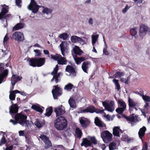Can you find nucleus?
I'll return each instance as SVG.
<instances>
[{"label": "nucleus", "instance_id": "1", "mask_svg": "<svg viewBox=\"0 0 150 150\" xmlns=\"http://www.w3.org/2000/svg\"><path fill=\"white\" fill-rule=\"evenodd\" d=\"M54 125L57 130H62L67 127V121L65 117L60 116L55 120Z\"/></svg>", "mask_w": 150, "mask_h": 150}, {"label": "nucleus", "instance_id": "2", "mask_svg": "<svg viewBox=\"0 0 150 150\" xmlns=\"http://www.w3.org/2000/svg\"><path fill=\"white\" fill-rule=\"evenodd\" d=\"M2 7L1 11L0 13V20L2 21L6 19L11 16L10 14H7L9 12V7L5 4L1 5Z\"/></svg>", "mask_w": 150, "mask_h": 150}, {"label": "nucleus", "instance_id": "3", "mask_svg": "<svg viewBox=\"0 0 150 150\" xmlns=\"http://www.w3.org/2000/svg\"><path fill=\"white\" fill-rule=\"evenodd\" d=\"M4 67V63H0V84L5 81L8 75V69Z\"/></svg>", "mask_w": 150, "mask_h": 150}, {"label": "nucleus", "instance_id": "4", "mask_svg": "<svg viewBox=\"0 0 150 150\" xmlns=\"http://www.w3.org/2000/svg\"><path fill=\"white\" fill-rule=\"evenodd\" d=\"M27 116L21 113H17L14 117L15 119L18 121V123L22 126L27 124Z\"/></svg>", "mask_w": 150, "mask_h": 150}, {"label": "nucleus", "instance_id": "5", "mask_svg": "<svg viewBox=\"0 0 150 150\" xmlns=\"http://www.w3.org/2000/svg\"><path fill=\"white\" fill-rule=\"evenodd\" d=\"M101 136L104 142L105 143H108L110 142L112 139V134L107 130L103 132L101 134Z\"/></svg>", "mask_w": 150, "mask_h": 150}, {"label": "nucleus", "instance_id": "6", "mask_svg": "<svg viewBox=\"0 0 150 150\" xmlns=\"http://www.w3.org/2000/svg\"><path fill=\"white\" fill-rule=\"evenodd\" d=\"M39 138L41 139L44 143V148L47 149L52 146V143L49 138L46 135H41Z\"/></svg>", "mask_w": 150, "mask_h": 150}, {"label": "nucleus", "instance_id": "7", "mask_svg": "<svg viewBox=\"0 0 150 150\" xmlns=\"http://www.w3.org/2000/svg\"><path fill=\"white\" fill-rule=\"evenodd\" d=\"M53 88L52 92L53 98L54 99H57L58 97L62 94V90L58 85L53 86Z\"/></svg>", "mask_w": 150, "mask_h": 150}, {"label": "nucleus", "instance_id": "8", "mask_svg": "<svg viewBox=\"0 0 150 150\" xmlns=\"http://www.w3.org/2000/svg\"><path fill=\"white\" fill-rule=\"evenodd\" d=\"M11 38L15 41L20 42L23 41L24 39L23 33L20 32H16L13 33L12 37H11Z\"/></svg>", "mask_w": 150, "mask_h": 150}, {"label": "nucleus", "instance_id": "9", "mask_svg": "<svg viewBox=\"0 0 150 150\" xmlns=\"http://www.w3.org/2000/svg\"><path fill=\"white\" fill-rule=\"evenodd\" d=\"M148 29L149 28L147 26L143 24H140L139 31V36L141 37L144 36Z\"/></svg>", "mask_w": 150, "mask_h": 150}, {"label": "nucleus", "instance_id": "10", "mask_svg": "<svg viewBox=\"0 0 150 150\" xmlns=\"http://www.w3.org/2000/svg\"><path fill=\"white\" fill-rule=\"evenodd\" d=\"M65 71L69 73L73 76L75 77L76 75L77 71L76 68L71 65H67L65 68Z\"/></svg>", "mask_w": 150, "mask_h": 150}, {"label": "nucleus", "instance_id": "11", "mask_svg": "<svg viewBox=\"0 0 150 150\" xmlns=\"http://www.w3.org/2000/svg\"><path fill=\"white\" fill-rule=\"evenodd\" d=\"M64 109V107L62 105L60 107L55 108L54 112L56 113V116L57 117L64 114L65 112Z\"/></svg>", "mask_w": 150, "mask_h": 150}, {"label": "nucleus", "instance_id": "12", "mask_svg": "<svg viewBox=\"0 0 150 150\" xmlns=\"http://www.w3.org/2000/svg\"><path fill=\"white\" fill-rule=\"evenodd\" d=\"M91 62L90 61H84L82 64L81 68L85 73H88L87 71L91 66Z\"/></svg>", "mask_w": 150, "mask_h": 150}, {"label": "nucleus", "instance_id": "13", "mask_svg": "<svg viewBox=\"0 0 150 150\" xmlns=\"http://www.w3.org/2000/svg\"><path fill=\"white\" fill-rule=\"evenodd\" d=\"M19 108L17 104H12L9 108V112L11 114L17 113Z\"/></svg>", "mask_w": 150, "mask_h": 150}, {"label": "nucleus", "instance_id": "14", "mask_svg": "<svg viewBox=\"0 0 150 150\" xmlns=\"http://www.w3.org/2000/svg\"><path fill=\"white\" fill-rule=\"evenodd\" d=\"M81 146H84L86 147L88 146H92V144L91 142L87 138H83L82 139V142L81 144Z\"/></svg>", "mask_w": 150, "mask_h": 150}, {"label": "nucleus", "instance_id": "15", "mask_svg": "<svg viewBox=\"0 0 150 150\" xmlns=\"http://www.w3.org/2000/svg\"><path fill=\"white\" fill-rule=\"evenodd\" d=\"M146 130V127L143 126L140 128L138 133V134L140 139L142 140L143 138L144 137L145 134V132Z\"/></svg>", "mask_w": 150, "mask_h": 150}, {"label": "nucleus", "instance_id": "16", "mask_svg": "<svg viewBox=\"0 0 150 150\" xmlns=\"http://www.w3.org/2000/svg\"><path fill=\"white\" fill-rule=\"evenodd\" d=\"M45 124V121L44 120H40L39 119H37L35 122V124L38 128L42 127Z\"/></svg>", "mask_w": 150, "mask_h": 150}, {"label": "nucleus", "instance_id": "17", "mask_svg": "<svg viewBox=\"0 0 150 150\" xmlns=\"http://www.w3.org/2000/svg\"><path fill=\"white\" fill-rule=\"evenodd\" d=\"M22 78L21 77H20L17 75L14 74L13 73L11 79V83H16L18 81L21 80Z\"/></svg>", "mask_w": 150, "mask_h": 150}, {"label": "nucleus", "instance_id": "18", "mask_svg": "<svg viewBox=\"0 0 150 150\" xmlns=\"http://www.w3.org/2000/svg\"><path fill=\"white\" fill-rule=\"evenodd\" d=\"M95 106L93 105H90L88 107L85 109L81 110V112L82 113L90 112L93 113L94 112Z\"/></svg>", "mask_w": 150, "mask_h": 150}, {"label": "nucleus", "instance_id": "19", "mask_svg": "<svg viewBox=\"0 0 150 150\" xmlns=\"http://www.w3.org/2000/svg\"><path fill=\"white\" fill-rule=\"evenodd\" d=\"M79 120L80 122L81 126L84 128H86L89 125V121L87 120V119L83 117L80 118Z\"/></svg>", "mask_w": 150, "mask_h": 150}, {"label": "nucleus", "instance_id": "20", "mask_svg": "<svg viewBox=\"0 0 150 150\" xmlns=\"http://www.w3.org/2000/svg\"><path fill=\"white\" fill-rule=\"evenodd\" d=\"M120 132L122 133V130L118 127H114L113 129L112 134L114 136L117 137H120Z\"/></svg>", "mask_w": 150, "mask_h": 150}, {"label": "nucleus", "instance_id": "21", "mask_svg": "<svg viewBox=\"0 0 150 150\" xmlns=\"http://www.w3.org/2000/svg\"><path fill=\"white\" fill-rule=\"evenodd\" d=\"M27 61H28V64L30 66L33 67H37L36 58H28L27 59Z\"/></svg>", "mask_w": 150, "mask_h": 150}, {"label": "nucleus", "instance_id": "22", "mask_svg": "<svg viewBox=\"0 0 150 150\" xmlns=\"http://www.w3.org/2000/svg\"><path fill=\"white\" fill-rule=\"evenodd\" d=\"M94 123L97 126L99 127H103L106 126L105 124H104L98 117L95 118Z\"/></svg>", "mask_w": 150, "mask_h": 150}, {"label": "nucleus", "instance_id": "23", "mask_svg": "<svg viewBox=\"0 0 150 150\" xmlns=\"http://www.w3.org/2000/svg\"><path fill=\"white\" fill-rule=\"evenodd\" d=\"M37 65L38 67L43 65L45 62V58H36Z\"/></svg>", "mask_w": 150, "mask_h": 150}, {"label": "nucleus", "instance_id": "24", "mask_svg": "<svg viewBox=\"0 0 150 150\" xmlns=\"http://www.w3.org/2000/svg\"><path fill=\"white\" fill-rule=\"evenodd\" d=\"M73 52L75 55L80 56L83 53V51L81 50L79 47L75 46L73 49Z\"/></svg>", "mask_w": 150, "mask_h": 150}, {"label": "nucleus", "instance_id": "25", "mask_svg": "<svg viewBox=\"0 0 150 150\" xmlns=\"http://www.w3.org/2000/svg\"><path fill=\"white\" fill-rule=\"evenodd\" d=\"M74 59L76 63L78 65L81 64L82 62L84 61L86 59L83 57H78L76 55H75L74 57Z\"/></svg>", "mask_w": 150, "mask_h": 150}, {"label": "nucleus", "instance_id": "26", "mask_svg": "<svg viewBox=\"0 0 150 150\" xmlns=\"http://www.w3.org/2000/svg\"><path fill=\"white\" fill-rule=\"evenodd\" d=\"M67 60L66 59L65 57H62L61 55V57H60L58 60H57V63L58 64L60 65H65L67 63Z\"/></svg>", "mask_w": 150, "mask_h": 150}, {"label": "nucleus", "instance_id": "27", "mask_svg": "<svg viewBox=\"0 0 150 150\" xmlns=\"http://www.w3.org/2000/svg\"><path fill=\"white\" fill-rule=\"evenodd\" d=\"M20 91L18 90H15L13 91L10 92L9 98L10 100H15L16 97V93H19Z\"/></svg>", "mask_w": 150, "mask_h": 150}, {"label": "nucleus", "instance_id": "28", "mask_svg": "<svg viewBox=\"0 0 150 150\" xmlns=\"http://www.w3.org/2000/svg\"><path fill=\"white\" fill-rule=\"evenodd\" d=\"M24 24L22 23H19L17 24L13 28V31L18 30L23 28L24 27Z\"/></svg>", "mask_w": 150, "mask_h": 150}, {"label": "nucleus", "instance_id": "29", "mask_svg": "<svg viewBox=\"0 0 150 150\" xmlns=\"http://www.w3.org/2000/svg\"><path fill=\"white\" fill-rule=\"evenodd\" d=\"M31 108L34 110L40 113H42L43 112L42 109L39 105H33L32 106Z\"/></svg>", "mask_w": 150, "mask_h": 150}, {"label": "nucleus", "instance_id": "30", "mask_svg": "<svg viewBox=\"0 0 150 150\" xmlns=\"http://www.w3.org/2000/svg\"><path fill=\"white\" fill-rule=\"evenodd\" d=\"M68 103L71 107L75 108L76 107L75 100L72 98H70L68 100Z\"/></svg>", "mask_w": 150, "mask_h": 150}, {"label": "nucleus", "instance_id": "31", "mask_svg": "<svg viewBox=\"0 0 150 150\" xmlns=\"http://www.w3.org/2000/svg\"><path fill=\"white\" fill-rule=\"evenodd\" d=\"M134 114H132V115H130L129 116H127L125 114H123L122 115L123 117L126 119L127 121H129L131 122H134V121L135 118L133 115Z\"/></svg>", "mask_w": 150, "mask_h": 150}, {"label": "nucleus", "instance_id": "32", "mask_svg": "<svg viewBox=\"0 0 150 150\" xmlns=\"http://www.w3.org/2000/svg\"><path fill=\"white\" fill-rule=\"evenodd\" d=\"M112 81L115 86V89L119 91L120 89V86L118 80L114 79L112 80Z\"/></svg>", "mask_w": 150, "mask_h": 150}, {"label": "nucleus", "instance_id": "33", "mask_svg": "<svg viewBox=\"0 0 150 150\" xmlns=\"http://www.w3.org/2000/svg\"><path fill=\"white\" fill-rule=\"evenodd\" d=\"M60 47L62 54L64 57L65 56V52H66V47L64 46L63 42H62L60 45Z\"/></svg>", "mask_w": 150, "mask_h": 150}, {"label": "nucleus", "instance_id": "34", "mask_svg": "<svg viewBox=\"0 0 150 150\" xmlns=\"http://www.w3.org/2000/svg\"><path fill=\"white\" fill-rule=\"evenodd\" d=\"M128 104L129 107V110L131 109V108L134 107L136 105L134 101L130 99V98H129L128 99Z\"/></svg>", "mask_w": 150, "mask_h": 150}, {"label": "nucleus", "instance_id": "35", "mask_svg": "<svg viewBox=\"0 0 150 150\" xmlns=\"http://www.w3.org/2000/svg\"><path fill=\"white\" fill-rule=\"evenodd\" d=\"M52 112V108L50 107L46 109V113H45V116L49 117L50 116Z\"/></svg>", "mask_w": 150, "mask_h": 150}, {"label": "nucleus", "instance_id": "36", "mask_svg": "<svg viewBox=\"0 0 150 150\" xmlns=\"http://www.w3.org/2000/svg\"><path fill=\"white\" fill-rule=\"evenodd\" d=\"M139 94L142 97V99L145 102H150V96L146 95H144L143 93L142 94L139 93Z\"/></svg>", "mask_w": 150, "mask_h": 150}, {"label": "nucleus", "instance_id": "37", "mask_svg": "<svg viewBox=\"0 0 150 150\" xmlns=\"http://www.w3.org/2000/svg\"><path fill=\"white\" fill-rule=\"evenodd\" d=\"M75 133L77 137L80 138L82 135L81 130L79 128H76L75 129Z\"/></svg>", "mask_w": 150, "mask_h": 150}, {"label": "nucleus", "instance_id": "38", "mask_svg": "<svg viewBox=\"0 0 150 150\" xmlns=\"http://www.w3.org/2000/svg\"><path fill=\"white\" fill-rule=\"evenodd\" d=\"M74 87V85L71 83H69L66 85L64 88V90L67 91H70Z\"/></svg>", "mask_w": 150, "mask_h": 150}, {"label": "nucleus", "instance_id": "39", "mask_svg": "<svg viewBox=\"0 0 150 150\" xmlns=\"http://www.w3.org/2000/svg\"><path fill=\"white\" fill-rule=\"evenodd\" d=\"M9 39L8 37V34L7 33L5 36L3 40V43L5 46H8Z\"/></svg>", "mask_w": 150, "mask_h": 150}, {"label": "nucleus", "instance_id": "40", "mask_svg": "<svg viewBox=\"0 0 150 150\" xmlns=\"http://www.w3.org/2000/svg\"><path fill=\"white\" fill-rule=\"evenodd\" d=\"M71 39L73 42H76L80 40L81 38L76 36H72L71 37Z\"/></svg>", "mask_w": 150, "mask_h": 150}, {"label": "nucleus", "instance_id": "41", "mask_svg": "<svg viewBox=\"0 0 150 150\" xmlns=\"http://www.w3.org/2000/svg\"><path fill=\"white\" fill-rule=\"evenodd\" d=\"M51 58L56 61L58 60L60 57H61V55L60 54H56L55 55L54 54H51Z\"/></svg>", "mask_w": 150, "mask_h": 150}, {"label": "nucleus", "instance_id": "42", "mask_svg": "<svg viewBox=\"0 0 150 150\" xmlns=\"http://www.w3.org/2000/svg\"><path fill=\"white\" fill-rule=\"evenodd\" d=\"M98 36L99 35L98 34L92 36V41L93 46H94V45H95V44L96 42Z\"/></svg>", "mask_w": 150, "mask_h": 150}, {"label": "nucleus", "instance_id": "43", "mask_svg": "<svg viewBox=\"0 0 150 150\" xmlns=\"http://www.w3.org/2000/svg\"><path fill=\"white\" fill-rule=\"evenodd\" d=\"M116 144L115 142H112L110 143L109 145L110 150H113L116 149Z\"/></svg>", "mask_w": 150, "mask_h": 150}, {"label": "nucleus", "instance_id": "44", "mask_svg": "<svg viewBox=\"0 0 150 150\" xmlns=\"http://www.w3.org/2000/svg\"><path fill=\"white\" fill-rule=\"evenodd\" d=\"M52 10L48 8H44L42 10V12L44 13H46L47 14H51L52 13Z\"/></svg>", "mask_w": 150, "mask_h": 150}, {"label": "nucleus", "instance_id": "45", "mask_svg": "<svg viewBox=\"0 0 150 150\" xmlns=\"http://www.w3.org/2000/svg\"><path fill=\"white\" fill-rule=\"evenodd\" d=\"M118 103L120 105V106L122 107V108H124L125 109L126 107V105L125 102L122 101L120 100H118Z\"/></svg>", "mask_w": 150, "mask_h": 150}, {"label": "nucleus", "instance_id": "46", "mask_svg": "<svg viewBox=\"0 0 150 150\" xmlns=\"http://www.w3.org/2000/svg\"><path fill=\"white\" fill-rule=\"evenodd\" d=\"M105 43V47H104L103 50V54L106 55H109L110 54V53L107 50V46L106 43Z\"/></svg>", "mask_w": 150, "mask_h": 150}, {"label": "nucleus", "instance_id": "47", "mask_svg": "<svg viewBox=\"0 0 150 150\" xmlns=\"http://www.w3.org/2000/svg\"><path fill=\"white\" fill-rule=\"evenodd\" d=\"M7 142V140L6 138L4 136H3L0 141V146L3 144H6Z\"/></svg>", "mask_w": 150, "mask_h": 150}, {"label": "nucleus", "instance_id": "48", "mask_svg": "<svg viewBox=\"0 0 150 150\" xmlns=\"http://www.w3.org/2000/svg\"><path fill=\"white\" fill-rule=\"evenodd\" d=\"M131 35L133 36H134L137 34L136 28H132L130 30Z\"/></svg>", "mask_w": 150, "mask_h": 150}, {"label": "nucleus", "instance_id": "49", "mask_svg": "<svg viewBox=\"0 0 150 150\" xmlns=\"http://www.w3.org/2000/svg\"><path fill=\"white\" fill-rule=\"evenodd\" d=\"M125 109L124 108H118L116 110V111L119 114H121Z\"/></svg>", "mask_w": 150, "mask_h": 150}, {"label": "nucleus", "instance_id": "50", "mask_svg": "<svg viewBox=\"0 0 150 150\" xmlns=\"http://www.w3.org/2000/svg\"><path fill=\"white\" fill-rule=\"evenodd\" d=\"M115 78H120L124 75V73L123 72L118 71L115 73Z\"/></svg>", "mask_w": 150, "mask_h": 150}, {"label": "nucleus", "instance_id": "51", "mask_svg": "<svg viewBox=\"0 0 150 150\" xmlns=\"http://www.w3.org/2000/svg\"><path fill=\"white\" fill-rule=\"evenodd\" d=\"M68 37V35L66 33H63L61 34L59 36V37L60 38H62L63 40H66L67 39Z\"/></svg>", "mask_w": 150, "mask_h": 150}, {"label": "nucleus", "instance_id": "52", "mask_svg": "<svg viewBox=\"0 0 150 150\" xmlns=\"http://www.w3.org/2000/svg\"><path fill=\"white\" fill-rule=\"evenodd\" d=\"M37 5L36 3L35 2V0L32 1L30 3V5L28 6L29 8L31 10L33 8V6H35Z\"/></svg>", "mask_w": 150, "mask_h": 150}, {"label": "nucleus", "instance_id": "53", "mask_svg": "<svg viewBox=\"0 0 150 150\" xmlns=\"http://www.w3.org/2000/svg\"><path fill=\"white\" fill-rule=\"evenodd\" d=\"M90 139L92 144H94L96 145L97 144V142L94 137H91Z\"/></svg>", "mask_w": 150, "mask_h": 150}, {"label": "nucleus", "instance_id": "54", "mask_svg": "<svg viewBox=\"0 0 150 150\" xmlns=\"http://www.w3.org/2000/svg\"><path fill=\"white\" fill-rule=\"evenodd\" d=\"M17 100L18 101L17 103H18L20 104L23 102H27L28 101V99L27 98V97H26L25 99H24L23 100H21L20 98L18 97L17 98Z\"/></svg>", "mask_w": 150, "mask_h": 150}, {"label": "nucleus", "instance_id": "55", "mask_svg": "<svg viewBox=\"0 0 150 150\" xmlns=\"http://www.w3.org/2000/svg\"><path fill=\"white\" fill-rule=\"evenodd\" d=\"M105 109L108 111L112 112L114 110V108L109 105Z\"/></svg>", "mask_w": 150, "mask_h": 150}, {"label": "nucleus", "instance_id": "56", "mask_svg": "<svg viewBox=\"0 0 150 150\" xmlns=\"http://www.w3.org/2000/svg\"><path fill=\"white\" fill-rule=\"evenodd\" d=\"M34 52H35L36 54L35 56L38 57H41V53L40 52V50H34Z\"/></svg>", "mask_w": 150, "mask_h": 150}, {"label": "nucleus", "instance_id": "57", "mask_svg": "<svg viewBox=\"0 0 150 150\" xmlns=\"http://www.w3.org/2000/svg\"><path fill=\"white\" fill-rule=\"evenodd\" d=\"M94 112H95L96 113H102L103 112L104 110H100L98 108H95V109H94Z\"/></svg>", "mask_w": 150, "mask_h": 150}, {"label": "nucleus", "instance_id": "58", "mask_svg": "<svg viewBox=\"0 0 150 150\" xmlns=\"http://www.w3.org/2000/svg\"><path fill=\"white\" fill-rule=\"evenodd\" d=\"M148 144L146 142H145L144 144L142 150H147Z\"/></svg>", "mask_w": 150, "mask_h": 150}, {"label": "nucleus", "instance_id": "59", "mask_svg": "<svg viewBox=\"0 0 150 150\" xmlns=\"http://www.w3.org/2000/svg\"><path fill=\"white\" fill-rule=\"evenodd\" d=\"M21 0H16V5L18 7H21Z\"/></svg>", "mask_w": 150, "mask_h": 150}, {"label": "nucleus", "instance_id": "60", "mask_svg": "<svg viewBox=\"0 0 150 150\" xmlns=\"http://www.w3.org/2000/svg\"><path fill=\"white\" fill-rule=\"evenodd\" d=\"M18 132L19 136H25V138H26V136L24 132V131H19Z\"/></svg>", "mask_w": 150, "mask_h": 150}, {"label": "nucleus", "instance_id": "61", "mask_svg": "<svg viewBox=\"0 0 150 150\" xmlns=\"http://www.w3.org/2000/svg\"><path fill=\"white\" fill-rule=\"evenodd\" d=\"M121 80L122 82L125 83H126L128 84V77L127 79L122 78L121 79Z\"/></svg>", "mask_w": 150, "mask_h": 150}, {"label": "nucleus", "instance_id": "62", "mask_svg": "<svg viewBox=\"0 0 150 150\" xmlns=\"http://www.w3.org/2000/svg\"><path fill=\"white\" fill-rule=\"evenodd\" d=\"M58 70V69L54 68L53 71L51 73V75H54V74H57L58 73H57Z\"/></svg>", "mask_w": 150, "mask_h": 150}, {"label": "nucleus", "instance_id": "63", "mask_svg": "<svg viewBox=\"0 0 150 150\" xmlns=\"http://www.w3.org/2000/svg\"><path fill=\"white\" fill-rule=\"evenodd\" d=\"M129 7L128 8V6L127 5L126 6H125V8L122 9V12L123 13H125L128 10V9L129 8Z\"/></svg>", "mask_w": 150, "mask_h": 150}, {"label": "nucleus", "instance_id": "64", "mask_svg": "<svg viewBox=\"0 0 150 150\" xmlns=\"http://www.w3.org/2000/svg\"><path fill=\"white\" fill-rule=\"evenodd\" d=\"M10 122L12 123L13 125H16L17 124V123H18V122L17 120H14L12 119H11V120H10Z\"/></svg>", "mask_w": 150, "mask_h": 150}]
</instances>
